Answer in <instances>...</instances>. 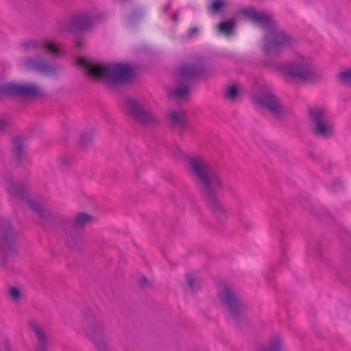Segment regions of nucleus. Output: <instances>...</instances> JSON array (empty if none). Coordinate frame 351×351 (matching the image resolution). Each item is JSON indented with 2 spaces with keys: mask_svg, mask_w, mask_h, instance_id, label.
I'll return each mask as SVG.
<instances>
[{
  "mask_svg": "<svg viewBox=\"0 0 351 351\" xmlns=\"http://www.w3.org/2000/svg\"><path fill=\"white\" fill-rule=\"evenodd\" d=\"M189 92L190 87L189 85H184L175 89L169 90L168 93L171 97H173L176 99H182L188 96Z\"/></svg>",
  "mask_w": 351,
  "mask_h": 351,
  "instance_id": "18",
  "label": "nucleus"
},
{
  "mask_svg": "<svg viewBox=\"0 0 351 351\" xmlns=\"http://www.w3.org/2000/svg\"><path fill=\"white\" fill-rule=\"evenodd\" d=\"M10 296L15 301H18L21 296V291L16 287H12L9 289Z\"/></svg>",
  "mask_w": 351,
  "mask_h": 351,
  "instance_id": "27",
  "label": "nucleus"
},
{
  "mask_svg": "<svg viewBox=\"0 0 351 351\" xmlns=\"http://www.w3.org/2000/svg\"><path fill=\"white\" fill-rule=\"evenodd\" d=\"M81 330L101 351H106L110 343V337L104 324L95 316L84 319L81 323Z\"/></svg>",
  "mask_w": 351,
  "mask_h": 351,
  "instance_id": "4",
  "label": "nucleus"
},
{
  "mask_svg": "<svg viewBox=\"0 0 351 351\" xmlns=\"http://www.w3.org/2000/svg\"><path fill=\"white\" fill-rule=\"evenodd\" d=\"M77 46L78 47H82V44H81V43H80V41H78V42L77 43Z\"/></svg>",
  "mask_w": 351,
  "mask_h": 351,
  "instance_id": "36",
  "label": "nucleus"
},
{
  "mask_svg": "<svg viewBox=\"0 0 351 351\" xmlns=\"http://www.w3.org/2000/svg\"><path fill=\"white\" fill-rule=\"evenodd\" d=\"M202 72V66L189 64L183 66L180 69L179 76L181 80L185 81L199 75Z\"/></svg>",
  "mask_w": 351,
  "mask_h": 351,
  "instance_id": "15",
  "label": "nucleus"
},
{
  "mask_svg": "<svg viewBox=\"0 0 351 351\" xmlns=\"http://www.w3.org/2000/svg\"><path fill=\"white\" fill-rule=\"evenodd\" d=\"M338 80L344 85L351 86V69H346L339 73Z\"/></svg>",
  "mask_w": 351,
  "mask_h": 351,
  "instance_id": "24",
  "label": "nucleus"
},
{
  "mask_svg": "<svg viewBox=\"0 0 351 351\" xmlns=\"http://www.w3.org/2000/svg\"><path fill=\"white\" fill-rule=\"evenodd\" d=\"M178 13L176 12L172 16V20L175 22L178 21Z\"/></svg>",
  "mask_w": 351,
  "mask_h": 351,
  "instance_id": "34",
  "label": "nucleus"
},
{
  "mask_svg": "<svg viewBox=\"0 0 351 351\" xmlns=\"http://www.w3.org/2000/svg\"><path fill=\"white\" fill-rule=\"evenodd\" d=\"M169 117L175 126L184 128L186 124V114L183 111H171Z\"/></svg>",
  "mask_w": 351,
  "mask_h": 351,
  "instance_id": "19",
  "label": "nucleus"
},
{
  "mask_svg": "<svg viewBox=\"0 0 351 351\" xmlns=\"http://www.w3.org/2000/svg\"><path fill=\"white\" fill-rule=\"evenodd\" d=\"M148 282V280L147 279L145 278V277H142L141 279H140V283L142 285H144L145 284H147Z\"/></svg>",
  "mask_w": 351,
  "mask_h": 351,
  "instance_id": "33",
  "label": "nucleus"
},
{
  "mask_svg": "<svg viewBox=\"0 0 351 351\" xmlns=\"http://www.w3.org/2000/svg\"><path fill=\"white\" fill-rule=\"evenodd\" d=\"M186 281L192 290H195L197 289V285H196V280L192 276V275H186Z\"/></svg>",
  "mask_w": 351,
  "mask_h": 351,
  "instance_id": "29",
  "label": "nucleus"
},
{
  "mask_svg": "<svg viewBox=\"0 0 351 351\" xmlns=\"http://www.w3.org/2000/svg\"><path fill=\"white\" fill-rule=\"evenodd\" d=\"M171 4L168 3L165 8H164V12H166L170 8Z\"/></svg>",
  "mask_w": 351,
  "mask_h": 351,
  "instance_id": "35",
  "label": "nucleus"
},
{
  "mask_svg": "<svg viewBox=\"0 0 351 351\" xmlns=\"http://www.w3.org/2000/svg\"><path fill=\"white\" fill-rule=\"evenodd\" d=\"M220 210H221V208H216V210L219 211Z\"/></svg>",
  "mask_w": 351,
  "mask_h": 351,
  "instance_id": "37",
  "label": "nucleus"
},
{
  "mask_svg": "<svg viewBox=\"0 0 351 351\" xmlns=\"http://www.w3.org/2000/svg\"><path fill=\"white\" fill-rule=\"evenodd\" d=\"M235 23L233 20L228 19L221 21L218 25V29L220 32L226 35H230L234 28Z\"/></svg>",
  "mask_w": 351,
  "mask_h": 351,
  "instance_id": "22",
  "label": "nucleus"
},
{
  "mask_svg": "<svg viewBox=\"0 0 351 351\" xmlns=\"http://www.w3.org/2000/svg\"><path fill=\"white\" fill-rule=\"evenodd\" d=\"M220 298L226 305L230 315L237 317L241 311V303L235 297L232 289L223 286L220 291Z\"/></svg>",
  "mask_w": 351,
  "mask_h": 351,
  "instance_id": "9",
  "label": "nucleus"
},
{
  "mask_svg": "<svg viewBox=\"0 0 351 351\" xmlns=\"http://www.w3.org/2000/svg\"><path fill=\"white\" fill-rule=\"evenodd\" d=\"M310 122L313 133L320 137L328 138L335 134V126L327 111L321 107L309 110Z\"/></svg>",
  "mask_w": 351,
  "mask_h": 351,
  "instance_id": "5",
  "label": "nucleus"
},
{
  "mask_svg": "<svg viewBox=\"0 0 351 351\" xmlns=\"http://www.w3.org/2000/svg\"><path fill=\"white\" fill-rule=\"evenodd\" d=\"M0 93L5 95L37 97L44 95L45 92L34 84L8 82L0 85Z\"/></svg>",
  "mask_w": 351,
  "mask_h": 351,
  "instance_id": "7",
  "label": "nucleus"
},
{
  "mask_svg": "<svg viewBox=\"0 0 351 351\" xmlns=\"http://www.w3.org/2000/svg\"><path fill=\"white\" fill-rule=\"evenodd\" d=\"M25 64L27 68L45 74L53 73L55 71L53 66L51 64L44 61L39 56L26 59Z\"/></svg>",
  "mask_w": 351,
  "mask_h": 351,
  "instance_id": "13",
  "label": "nucleus"
},
{
  "mask_svg": "<svg viewBox=\"0 0 351 351\" xmlns=\"http://www.w3.org/2000/svg\"><path fill=\"white\" fill-rule=\"evenodd\" d=\"M6 125L7 123L3 119H0V131L4 130Z\"/></svg>",
  "mask_w": 351,
  "mask_h": 351,
  "instance_id": "31",
  "label": "nucleus"
},
{
  "mask_svg": "<svg viewBox=\"0 0 351 351\" xmlns=\"http://www.w3.org/2000/svg\"><path fill=\"white\" fill-rule=\"evenodd\" d=\"M14 236V231L12 227L10 226L9 223H8L5 234L0 240V250L3 253L8 252L12 248Z\"/></svg>",
  "mask_w": 351,
  "mask_h": 351,
  "instance_id": "16",
  "label": "nucleus"
},
{
  "mask_svg": "<svg viewBox=\"0 0 351 351\" xmlns=\"http://www.w3.org/2000/svg\"><path fill=\"white\" fill-rule=\"evenodd\" d=\"M12 152L17 160H20L23 153V146L20 138H16L13 141Z\"/></svg>",
  "mask_w": 351,
  "mask_h": 351,
  "instance_id": "23",
  "label": "nucleus"
},
{
  "mask_svg": "<svg viewBox=\"0 0 351 351\" xmlns=\"http://www.w3.org/2000/svg\"><path fill=\"white\" fill-rule=\"evenodd\" d=\"M27 203L28 205L34 210H35L40 216H43V210L40 208V206L38 205L37 202L34 201L31 198H27L26 199Z\"/></svg>",
  "mask_w": 351,
  "mask_h": 351,
  "instance_id": "25",
  "label": "nucleus"
},
{
  "mask_svg": "<svg viewBox=\"0 0 351 351\" xmlns=\"http://www.w3.org/2000/svg\"><path fill=\"white\" fill-rule=\"evenodd\" d=\"M126 106L129 113L141 124H152L157 122L158 119L151 112L143 109V108L134 99L130 98L126 101Z\"/></svg>",
  "mask_w": 351,
  "mask_h": 351,
  "instance_id": "8",
  "label": "nucleus"
},
{
  "mask_svg": "<svg viewBox=\"0 0 351 351\" xmlns=\"http://www.w3.org/2000/svg\"><path fill=\"white\" fill-rule=\"evenodd\" d=\"M224 5L223 1L222 0H215L213 1L211 4V8L215 12L219 11Z\"/></svg>",
  "mask_w": 351,
  "mask_h": 351,
  "instance_id": "28",
  "label": "nucleus"
},
{
  "mask_svg": "<svg viewBox=\"0 0 351 351\" xmlns=\"http://www.w3.org/2000/svg\"><path fill=\"white\" fill-rule=\"evenodd\" d=\"M92 217L85 213L78 214L73 223V226L76 228H80L92 221Z\"/></svg>",
  "mask_w": 351,
  "mask_h": 351,
  "instance_id": "21",
  "label": "nucleus"
},
{
  "mask_svg": "<svg viewBox=\"0 0 351 351\" xmlns=\"http://www.w3.org/2000/svg\"><path fill=\"white\" fill-rule=\"evenodd\" d=\"M241 12L252 22L265 29L263 51L267 56H276L283 47L290 44V38L278 28L269 12H257L253 8H243Z\"/></svg>",
  "mask_w": 351,
  "mask_h": 351,
  "instance_id": "1",
  "label": "nucleus"
},
{
  "mask_svg": "<svg viewBox=\"0 0 351 351\" xmlns=\"http://www.w3.org/2000/svg\"><path fill=\"white\" fill-rule=\"evenodd\" d=\"M197 32V27H193L189 30V36H191Z\"/></svg>",
  "mask_w": 351,
  "mask_h": 351,
  "instance_id": "32",
  "label": "nucleus"
},
{
  "mask_svg": "<svg viewBox=\"0 0 351 351\" xmlns=\"http://www.w3.org/2000/svg\"><path fill=\"white\" fill-rule=\"evenodd\" d=\"M99 21V17L89 13L78 14L71 21L69 30H85L90 27L94 23Z\"/></svg>",
  "mask_w": 351,
  "mask_h": 351,
  "instance_id": "11",
  "label": "nucleus"
},
{
  "mask_svg": "<svg viewBox=\"0 0 351 351\" xmlns=\"http://www.w3.org/2000/svg\"><path fill=\"white\" fill-rule=\"evenodd\" d=\"M77 63L84 68L85 73L90 77L110 85L128 82L132 77L131 67L120 63H94L84 57L77 58Z\"/></svg>",
  "mask_w": 351,
  "mask_h": 351,
  "instance_id": "2",
  "label": "nucleus"
},
{
  "mask_svg": "<svg viewBox=\"0 0 351 351\" xmlns=\"http://www.w3.org/2000/svg\"><path fill=\"white\" fill-rule=\"evenodd\" d=\"M22 47L26 51H34L44 49L53 55H58L61 52V49L57 44L53 40L48 39L43 40L41 41L36 40H27L22 44Z\"/></svg>",
  "mask_w": 351,
  "mask_h": 351,
  "instance_id": "10",
  "label": "nucleus"
},
{
  "mask_svg": "<svg viewBox=\"0 0 351 351\" xmlns=\"http://www.w3.org/2000/svg\"><path fill=\"white\" fill-rule=\"evenodd\" d=\"M8 191L12 195L24 197L25 189V186L19 182H11L9 183Z\"/></svg>",
  "mask_w": 351,
  "mask_h": 351,
  "instance_id": "20",
  "label": "nucleus"
},
{
  "mask_svg": "<svg viewBox=\"0 0 351 351\" xmlns=\"http://www.w3.org/2000/svg\"><path fill=\"white\" fill-rule=\"evenodd\" d=\"M82 141L84 143V138H83V136L82 137Z\"/></svg>",
  "mask_w": 351,
  "mask_h": 351,
  "instance_id": "38",
  "label": "nucleus"
},
{
  "mask_svg": "<svg viewBox=\"0 0 351 351\" xmlns=\"http://www.w3.org/2000/svg\"><path fill=\"white\" fill-rule=\"evenodd\" d=\"M256 101L261 106L266 108L274 114H278L282 110V105L280 100L270 90L258 96Z\"/></svg>",
  "mask_w": 351,
  "mask_h": 351,
  "instance_id": "12",
  "label": "nucleus"
},
{
  "mask_svg": "<svg viewBox=\"0 0 351 351\" xmlns=\"http://www.w3.org/2000/svg\"><path fill=\"white\" fill-rule=\"evenodd\" d=\"M285 346L279 336L271 338L262 351H284Z\"/></svg>",
  "mask_w": 351,
  "mask_h": 351,
  "instance_id": "17",
  "label": "nucleus"
},
{
  "mask_svg": "<svg viewBox=\"0 0 351 351\" xmlns=\"http://www.w3.org/2000/svg\"><path fill=\"white\" fill-rule=\"evenodd\" d=\"M278 69L285 75L302 80H311L313 75L311 60L303 56L295 62L279 65Z\"/></svg>",
  "mask_w": 351,
  "mask_h": 351,
  "instance_id": "6",
  "label": "nucleus"
},
{
  "mask_svg": "<svg viewBox=\"0 0 351 351\" xmlns=\"http://www.w3.org/2000/svg\"><path fill=\"white\" fill-rule=\"evenodd\" d=\"M28 324L37 338L36 351H46L47 339L43 327L34 319L29 320Z\"/></svg>",
  "mask_w": 351,
  "mask_h": 351,
  "instance_id": "14",
  "label": "nucleus"
},
{
  "mask_svg": "<svg viewBox=\"0 0 351 351\" xmlns=\"http://www.w3.org/2000/svg\"><path fill=\"white\" fill-rule=\"evenodd\" d=\"M3 346L5 350V351H14L11 348L10 343L8 340L5 339L3 342Z\"/></svg>",
  "mask_w": 351,
  "mask_h": 351,
  "instance_id": "30",
  "label": "nucleus"
},
{
  "mask_svg": "<svg viewBox=\"0 0 351 351\" xmlns=\"http://www.w3.org/2000/svg\"><path fill=\"white\" fill-rule=\"evenodd\" d=\"M193 173L198 178L204 187L207 201L215 204L214 191L221 186L219 175L211 168L202 156H193L189 159Z\"/></svg>",
  "mask_w": 351,
  "mask_h": 351,
  "instance_id": "3",
  "label": "nucleus"
},
{
  "mask_svg": "<svg viewBox=\"0 0 351 351\" xmlns=\"http://www.w3.org/2000/svg\"><path fill=\"white\" fill-rule=\"evenodd\" d=\"M237 93L238 90L236 86L232 85L227 88L225 95L226 97L233 99L237 97Z\"/></svg>",
  "mask_w": 351,
  "mask_h": 351,
  "instance_id": "26",
  "label": "nucleus"
}]
</instances>
